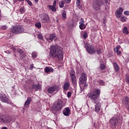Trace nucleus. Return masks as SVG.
Returning <instances> with one entry per match:
<instances>
[{
    "label": "nucleus",
    "mask_w": 129,
    "mask_h": 129,
    "mask_svg": "<svg viewBox=\"0 0 129 129\" xmlns=\"http://www.w3.org/2000/svg\"><path fill=\"white\" fill-rule=\"evenodd\" d=\"M49 57L50 58H57L59 61L63 60L64 52L63 49L58 46L51 45L49 48Z\"/></svg>",
    "instance_id": "1"
},
{
    "label": "nucleus",
    "mask_w": 129,
    "mask_h": 129,
    "mask_svg": "<svg viewBox=\"0 0 129 129\" xmlns=\"http://www.w3.org/2000/svg\"><path fill=\"white\" fill-rule=\"evenodd\" d=\"M100 96V90L99 89H94L91 91L88 94V97L90 100H92L93 102H95L98 99V97Z\"/></svg>",
    "instance_id": "2"
},
{
    "label": "nucleus",
    "mask_w": 129,
    "mask_h": 129,
    "mask_svg": "<svg viewBox=\"0 0 129 129\" xmlns=\"http://www.w3.org/2000/svg\"><path fill=\"white\" fill-rule=\"evenodd\" d=\"M60 90V87L58 85H53L52 86L49 87L47 89V91L49 94H56L58 91Z\"/></svg>",
    "instance_id": "3"
},
{
    "label": "nucleus",
    "mask_w": 129,
    "mask_h": 129,
    "mask_svg": "<svg viewBox=\"0 0 129 129\" xmlns=\"http://www.w3.org/2000/svg\"><path fill=\"white\" fill-rule=\"evenodd\" d=\"M25 31V29L23 28V26L21 25L16 26L13 27V28L11 30L12 33L13 34H22L24 33Z\"/></svg>",
    "instance_id": "4"
},
{
    "label": "nucleus",
    "mask_w": 129,
    "mask_h": 129,
    "mask_svg": "<svg viewBox=\"0 0 129 129\" xmlns=\"http://www.w3.org/2000/svg\"><path fill=\"white\" fill-rule=\"evenodd\" d=\"M12 121V117L9 115L0 114V122L2 123H10Z\"/></svg>",
    "instance_id": "5"
},
{
    "label": "nucleus",
    "mask_w": 129,
    "mask_h": 129,
    "mask_svg": "<svg viewBox=\"0 0 129 129\" xmlns=\"http://www.w3.org/2000/svg\"><path fill=\"white\" fill-rule=\"evenodd\" d=\"M63 104L64 103L61 100H58L57 102H55L52 109V110H55L56 111H58V110L62 109V107H63Z\"/></svg>",
    "instance_id": "6"
},
{
    "label": "nucleus",
    "mask_w": 129,
    "mask_h": 129,
    "mask_svg": "<svg viewBox=\"0 0 129 129\" xmlns=\"http://www.w3.org/2000/svg\"><path fill=\"white\" fill-rule=\"evenodd\" d=\"M85 47L86 48V51L88 52V53H89V54L93 55V54H95L96 52V50L94 49L93 46L90 45V44L88 43L85 44Z\"/></svg>",
    "instance_id": "7"
},
{
    "label": "nucleus",
    "mask_w": 129,
    "mask_h": 129,
    "mask_svg": "<svg viewBox=\"0 0 129 129\" xmlns=\"http://www.w3.org/2000/svg\"><path fill=\"white\" fill-rule=\"evenodd\" d=\"M120 120H120V118H117L115 117H113L109 120V123L111 125V126L113 128H116Z\"/></svg>",
    "instance_id": "8"
},
{
    "label": "nucleus",
    "mask_w": 129,
    "mask_h": 129,
    "mask_svg": "<svg viewBox=\"0 0 129 129\" xmlns=\"http://www.w3.org/2000/svg\"><path fill=\"white\" fill-rule=\"evenodd\" d=\"M80 84L83 85L87 81V75L84 73L81 74V77L79 78Z\"/></svg>",
    "instance_id": "9"
},
{
    "label": "nucleus",
    "mask_w": 129,
    "mask_h": 129,
    "mask_svg": "<svg viewBox=\"0 0 129 129\" xmlns=\"http://www.w3.org/2000/svg\"><path fill=\"white\" fill-rule=\"evenodd\" d=\"M102 5V0H96V2L93 5V8L95 11H99Z\"/></svg>",
    "instance_id": "10"
},
{
    "label": "nucleus",
    "mask_w": 129,
    "mask_h": 129,
    "mask_svg": "<svg viewBox=\"0 0 129 129\" xmlns=\"http://www.w3.org/2000/svg\"><path fill=\"white\" fill-rule=\"evenodd\" d=\"M40 19L42 23H50V18L47 14L43 13L41 15Z\"/></svg>",
    "instance_id": "11"
},
{
    "label": "nucleus",
    "mask_w": 129,
    "mask_h": 129,
    "mask_svg": "<svg viewBox=\"0 0 129 129\" xmlns=\"http://www.w3.org/2000/svg\"><path fill=\"white\" fill-rule=\"evenodd\" d=\"M95 103V112H99L100 108H101V100L98 99L94 102Z\"/></svg>",
    "instance_id": "12"
},
{
    "label": "nucleus",
    "mask_w": 129,
    "mask_h": 129,
    "mask_svg": "<svg viewBox=\"0 0 129 129\" xmlns=\"http://www.w3.org/2000/svg\"><path fill=\"white\" fill-rule=\"evenodd\" d=\"M0 99H1L2 102H5L8 104H12V102L9 100V98L7 97L6 95L0 94Z\"/></svg>",
    "instance_id": "13"
},
{
    "label": "nucleus",
    "mask_w": 129,
    "mask_h": 129,
    "mask_svg": "<svg viewBox=\"0 0 129 129\" xmlns=\"http://www.w3.org/2000/svg\"><path fill=\"white\" fill-rule=\"evenodd\" d=\"M123 12V9L120 7L119 8L118 10L115 11V14L117 18H120L122 16V12Z\"/></svg>",
    "instance_id": "14"
},
{
    "label": "nucleus",
    "mask_w": 129,
    "mask_h": 129,
    "mask_svg": "<svg viewBox=\"0 0 129 129\" xmlns=\"http://www.w3.org/2000/svg\"><path fill=\"white\" fill-rule=\"evenodd\" d=\"M85 22L83 20V18H81L80 21L79 22V28L80 30H85L86 28V25L84 24Z\"/></svg>",
    "instance_id": "15"
},
{
    "label": "nucleus",
    "mask_w": 129,
    "mask_h": 129,
    "mask_svg": "<svg viewBox=\"0 0 129 129\" xmlns=\"http://www.w3.org/2000/svg\"><path fill=\"white\" fill-rule=\"evenodd\" d=\"M17 52L20 54V56L21 58V59H24L26 57V54L25 53V52L23 51L22 49H21L20 48H17Z\"/></svg>",
    "instance_id": "16"
},
{
    "label": "nucleus",
    "mask_w": 129,
    "mask_h": 129,
    "mask_svg": "<svg viewBox=\"0 0 129 129\" xmlns=\"http://www.w3.org/2000/svg\"><path fill=\"white\" fill-rule=\"evenodd\" d=\"M69 87H70V82L69 81L65 82L63 86V91H67V90H69Z\"/></svg>",
    "instance_id": "17"
},
{
    "label": "nucleus",
    "mask_w": 129,
    "mask_h": 129,
    "mask_svg": "<svg viewBox=\"0 0 129 129\" xmlns=\"http://www.w3.org/2000/svg\"><path fill=\"white\" fill-rule=\"evenodd\" d=\"M29 89L30 90H35L36 91H37V90H39V89H41V86H40L39 84L35 85L33 84L31 88H30Z\"/></svg>",
    "instance_id": "18"
},
{
    "label": "nucleus",
    "mask_w": 129,
    "mask_h": 129,
    "mask_svg": "<svg viewBox=\"0 0 129 129\" xmlns=\"http://www.w3.org/2000/svg\"><path fill=\"white\" fill-rule=\"evenodd\" d=\"M62 113L66 116H69V114H70V108L69 107L65 108L63 110Z\"/></svg>",
    "instance_id": "19"
},
{
    "label": "nucleus",
    "mask_w": 129,
    "mask_h": 129,
    "mask_svg": "<svg viewBox=\"0 0 129 129\" xmlns=\"http://www.w3.org/2000/svg\"><path fill=\"white\" fill-rule=\"evenodd\" d=\"M113 68L114 69L115 72H118L119 71V66L117 63L114 62L112 63Z\"/></svg>",
    "instance_id": "20"
},
{
    "label": "nucleus",
    "mask_w": 129,
    "mask_h": 129,
    "mask_svg": "<svg viewBox=\"0 0 129 129\" xmlns=\"http://www.w3.org/2000/svg\"><path fill=\"white\" fill-rule=\"evenodd\" d=\"M56 39V35L54 34H52L49 36V38H47L46 40L48 42H53V40H55Z\"/></svg>",
    "instance_id": "21"
},
{
    "label": "nucleus",
    "mask_w": 129,
    "mask_h": 129,
    "mask_svg": "<svg viewBox=\"0 0 129 129\" xmlns=\"http://www.w3.org/2000/svg\"><path fill=\"white\" fill-rule=\"evenodd\" d=\"M32 102V97H29L27 98V100L24 103V106H29L30 105V104Z\"/></svg>",
    "instance_id": "22"
},
{
    "label": "nucleus",
    "mask_w": 129,
    "mask_h": 129,
    "mask_svg": "<svg viewBox=\"0 0 129 129\" xmlns=\"http://www.w3.org/2000/svg\"><path fill=\"white\" fill-rule=\"evenodd\" d=\"M54 70L53 68H49L48 67H46L44 69V72L45 73H49V72H53Z\"/></svg>",
    "instance_id": "23"
},
{
    "label": "nucleus",
    "mask_w": 129,
    "mask_h": 129,
    "mask_svg": "<svg viewBox=\"0 0 129 129\" xmlns=\"http://www.w3.org/2000/svg\"><path fill=\"white\" fill-rule=\"evenodd\" d=\"M123 102L125 106H129V97L126 96L123 99Z\"/></svg>",
    "instance_id": "24"
},
{
    "label": "nucleus",
    "mask_w": 129,
    "mask_h": 129,
    "mask_svg": "<svg viewBox=\"0 0 129 129\" xmlns=\"http://www.w3.org/2000/svg\"><path fill=\"white\" fill-rule=\"evenodd\" d=\"M47 9L49 11H52V12H56V8L53 6V5H48Z\"/></svg>",
    "instance_id": "25"
},
{
    "label": "nucleus",
    "mask_w": 129,
    "mask_h": 129,
    "mask_svg": "<svg viewBox=\"0 0 129 129\" xmlns=\"http://www.w3.org/2000/svg\"><path fill=\"white\" fill-rule=\"evenodd\" d=\"M71 78L72 80V83L73 84H76L77 82H76V76L74 75V76H72V77H71Z\"/></svg>",
    "instance_id": "26"
},
{
    "label": "nucleus",
    "mask_w": 129,
    "mask_h": 129,
    "mask_svg": "<svg viewBox=\"0 0 129 129\" xmlns=\"http://www.w3.org/2000/svg\"><path fill=\"white\" fill-rule=\"evenodd\" d=\"M122 33L123 34H125L126 35H128L129 32L128 30H127V27H124L122 30Z\"/></svg>",
    "instance_id": "27"
},
{
    "label": "nucleus",
    "mask_w": 129,
    "mask_h": 129,
    "mask_svg": "<svg viewBox=\"0 0 129 129\" xmlns=\"http://www.w3.org/2000/svg\"><path fill=\"white\" fill-rule=\"evenodd\" d=\"M105 68H106V67L105 66V64L103 63V62L100 64V69L101 70H104Z\"/></svg>",
    "instance_id": "28"
},
{
    "label": "nucleus",
    "mask_w": 129,
    "mask_h": 129,
    "mask_svg": "<svg viewBox=\"0 0 129 129\" xmlns=\"http://www.w3.org/2000/svg\"><path fill=\"white\" fill-rule=\"evenodd\" d=\"M19 12L20 14H25V12H26V11L25 10V8L24 7H21L19 9Z\"/></svg>",
    "instance_id": "29"
},
{
    "label": "nucleus",
    "mask_w": 129,
    "mask_h": 129,
    "mask_svg": "<svg viewBox=\"0 0 129 129\" xmlns=\"http://www.w3.org/2000/svg\"><path fill=\"white\" fill-rule=\"evenodd\" d=\"M64 4H65V3H64V1H60L59 2L58 5H59V8H63L64 7Z\"/></svg>",
    "instance_id": "30"
},
{
    "label": "nucleus",
    "mask_w": 129,
    "mask_h": 129,
    "mask_svg": "<svg viewBox=\"0 0 129 129\" xmlns=\"http://www.w3.org/2000/svg\"><path fill=\"white\" fill-rule=\"evenodd\" d=\"M96 52L98 55H99V54H102V50L100 48H97Z\"/></svg>",
    "instance_id": "31"
},
{
    "label": "nucleus",
    "mask_w": 129,
    "mask_h": 129,
    "mask_svg": "<svg viewBox=\"0 0 129 129\" xmlns=\"http://www.w3.org/2000/svg\"><path fill=\"white\" fill-rule=\"evenodd\" d=\"M126 20H127V18L125 17L124 16H122L120 18L121 22H126Z\"/></svg>",
    "instance_id": "32"
},
{
    "label": "nucleus",
    "mask_w": 129,
    "mask_h": 129,
    "mask_svg": "<svg viewBox=\"0 0 129 129\" xmlns=\"http://www.w3.org/2000/svg\"><path fill=\"white\" fill-rule=\"evenodd\" d=\"M87 37H88V34H87V32H85L83 35V39H87Z\"/></svg>",
    "instance_id": "33"
},
{
    "label": "nucleus",
    "mask_w": 129,
    "mask_h": 129,
    "mask_svg": "<svg viewBox=\"0 0 129 129\" xmlns=\"http://www.w3.org/2000/svg\"><path fill=\"white\" fill-rule=\"evenodd\" d=\"M98 82L100 83V85H102V86H103L105 83L102 80H100Z\"/></svg>",
    "instance_id": "34"
},
{
    "label": "nucleus",
    "mask_w": 129,
    "mask_h": 129,
    "mask_svg": "<svg viewBox=\"0 0 129 129\" xmlns=\"http://www.w3.org/2000/svg\"><path fill=\"white\" fill-rule=\"evenodd\" d=\"M81 2V0H76V6L78 8H79V7H80Z\"/></svg>",
    "instance_id": "35"
},
{
    "label": "nucleus",
    "mask_w": 129,
    "mask_h": 129,
    "mask_svg": "<svg viewBox=\"0 0 129 129\" xmlns=\"http://www.w3.org/2000/svg\"><path fill=\"white\" fill-rule=\"evenodd\" d=\"M35 27H36V28H38V29H40V28H41V23H36L35 24Z\"/></svg>",
    "instance_id": "36"
},
{
    "label": "nucleus",
    "mask_w": 129,
    "mask_h": 129,
    "mask_svg": "<svg viewBox=\"0 0 129 129\" xmlns=\"http://www.w3.org/2000/svg\"><path fill=\"white\" fill-rule=\"evenodd\" d=\"M62 19H66V11H63L62 13Z\"/></svg>",
    "instance_id": "37"
},
{
    "label": "nucleus",
    "mask_w": 129,
    "mask_h": 129,
    "mask_svg": "<svg viewBox=\"0 0 129 129\" xmlns=\"http://www.w3.org/2000/svg\"><path fill=\"white\" fill-rule=\"evenodd\" d=\"M70 75L71 77L72 76H74V75H75V71H74L73 70L71 71L70 73Z\"/></svg>",
    "instance_id": "38"
},
{
    "label": "nucleus",
    "mask_w": 129,
    "mask_h": 129,
    "mask_svg": "<svg viewBox=\"0 0 129 129\" xmlns=\"http://www.w3.org/2000/svg\"><path fill=\"white\" fill-rule=\"evenodd\" d=\"M38 38L40 39V40H44V37H43V35L41 34L38 35Z\"/></svg>",
    "instance_id": "39"
},
{
    "label": "nucleus",
    "mask_w": 129,
    "mask_h": 129,
    "mask_svg": "<svg viewBox=\"0 0 129 129\" xmlns=\"http://www.w3.org/2000/svg\"><path fill=\"white\" fill-rule=\"evenodd\" d=\"M32 56L33 58H37V53L36 52H32Z\"/></svg>",
    "instance_id": "40"
},
{
    "label": "nucleus",
    "mask_w": 129,
    "mask_h": 129,
    "mask_svg": "<svg viewBox=\"0 0 129 129\" xmlns=\"http://www.w3.org/2000/svg\"><path fill=\"white\" fill-rule=\"evenodd\" d=\"M75 24L74 23H72L71 24L69 25V28L70 29H72V28H74V27H75Z\"/></svg>",
    "instance_id": "41"
},
{
    "label": "nucleus",
    "mask_w": 129,
    "mask_h": 129,
    "mask_svg": "<svg viewBox=\"0 0 129 129\" xmlns=\"http://www.w3.org/2000/svg\"><path fill=\"white\" fill-rule=\"evenodd\" d=\"M119 50V47L118 46H116V47H114V52H115L116 53L117 52H118Z\"/></svg>",
    "instance_id": "42"
},
{
    "label": "nucleus",
    "mask_w": 129,
    "mask_h": 129,
    "mask_svg": "<svg viewBox=\"0 0 129 129\" xmlns=\"http://www.w3.org/2000/svg\"><path fill=\"white\" fill-rule=\"evenodd\" d=\"M64 4H70L71 3V0H63Z\"/></svg>",
    "instance_id": "43"
},
{
    "label": "nucleus",
    "mask_w": 129,
    "mask_h": 129,
    "mask_svg": "<svg viewBox=\"0 0 129 129\" xmlns=\"http://www.w3.org/2000/svg\"><path fill=\"white\" fill-rule=\"evenodd\" d=\"M27 1V3L30 6H33V3H32V2L30 1V0H25Z\"/></svg>",
    "instance_id": "44"
},
{
    "label": "nucleus",
    "mask_w": 129,
    "mask_h": 129,
    "mask_svg": "<svg viewBox=\"0 0 129 129\" xmlns=\"http://www.w3.org/2000/svg\"><path fill=\"white\" fill-rule=\"evenodd\" d=\"M71 92H68L67 93V97H68V98H70V97H71Z\"/></svg>",
    "instance_id": "45"
},
{
    "label": "nucleus",
    "mask_w": 129,
    "mask_h": 129,
    "mask_svg": "<svg viewBox=\"0 0 129 129\" xmlns=\"http://www.w3.org/2000/svg\"><path fill=\"white\" fill-rule=\"evenodd\" d=\"M1 29L2 30H7V29H8V27L4 25L2 27Z\"/></svg>",
    "instance_id": "46"
},
{
    "label": "nucleus",
    "mask_w": 129,
    "mask_h": 129,
    "mask_svg": "<svg viewBox=\"0 0 129 129\" xmlns=\"http://www.w3.org/2000/svg\"><path fill=\"white\" fill-rule=\"evenodd\" d=\"M125 82L129 84V77H126Z\"/></svg>",
    "instance_id": "47"
},
{
    "label": "nucleus",
    "mask_w": 129,
    "mask_h": 129,
    "mask_svg": "<svg viewBox=\"0 0 129 129\" xmlns=\"http://www.w3.org/2000/svg\"><path fill=\"white\" fill-rule=\"evenodd\" d=\"M124 15H125L126 16H129V11H124Z\"/></svg>",
    "instance_id": "48"
},
{
    "label": "nucleus",
    "mask_w": 129,
    "mask_h": 129,
    "mask_svg": "<svg viewBox=\"0 0 129 129\" xmlns=\"http://www.w3.org/2000/svg\"><path fill=\"white\" fill-rule=\"evenodd\" d=\"M34 69V64H31L30 65V70H33Z\"/></svg>",
    "instance_id": "49"
},
{
    "label": "nucleus",
    "mask_w": 129,
    "mask_h": 129,
    "mask_svg": "<svg viewBox=\"0 0 129 129\" xmlns=\"http://www.w3.org/2000/svg\"><path fill=\"white\" fill-rule=\"evenodd\" d=\"M116 53H117V55H119L120 54H121V51L120 50H118Z\"/></svg>",
    "instance_id": "50"
},
{
    "label": "nucleus",
    "mask_w": 129,
    "mask_h": 129,
    "mask_svg": "<svg viewBox=\"0 0 129 129\" xmlns=\"http://www.w3.org/2000/svg\"><path fill=\"white\" fill-rule=\"evenodd\" d=\"M56 1L55 0H54V2H53V6H54V7H56Z\"/></svg>",
    "instance_id": "51"
},
{
    "label": "nucleus",
    "mask_w": 129,
    "mask_h": 129,
    "mask_svg": "<svg viewBox=\"0 0 129 129\" xmlns=\"http://www.w3.org/2000/svg\"><path fill=\"white\" fill-rule=\"evenodd\" d=\"M103 24H106V19L105 18H104V19H103Z\"/></svg>",
    "instance_id": "52"
},
{
    "label": "nucleus",
    "mask_w": 129,
    "mask_h": 129,
    "mask_svg": "<svg viewBox=\"0 0 129 129\" xmlns=\"http://www.w3.org/2000/svg\"><path fill=\"white\" fill-rule=\"evenodd\" d=\"M12 50H13V51H17V49H16V48H15V47H13V49H12Z\"/></svg>",
    "instance_id": "53"
},
{
    "label": "nucleus",
    "mask_w": 129,
    "mask_h": 129,
    "mask_svg": "<svg viewBox=\"0 0 129 129\" xmlns=\"http://www.w3.org/2000/svg\"><path fill=\"white\" fill-rule=\"evenodd\" d=\"M87 86H88V85L85 84V85H84V87H87Z\"/></svg>",
    "instance_id": "54"
},
{
    "label": "nucleus",
    "mask_w": 129,
    "mask_h": 129,
    "mask_svg": "<svg viewBox=\"0 0 129 129\" xmlns=\"http://www.w3.org/2000/svg\"><path fill=\"white\" fill-rule=\"evenodd\" d=\"M2 129H8V127H3Z\"/></svg>",
    "instance_id": "55"
},
{
    "label": "nucleus",
    "mask_w": 129,
    "mask_h": 129,
    "mask_svg": "<svg viewBox=\"0 0 129 129\" xmlns=\"http://www.w3.org/2000/svg\"><path fill=\"white\" fill-rule=\"evenodd\" d=\"M37 2H39V0H35V3H37Z\"/></svg>",
    "instance_id": "56"
},
{
    "label": "nucleus",
    "mask_w": 129,
    "mask_h": 129,
    "mask_svg": "<svg viewBox=\"0 0 129 129\" xmlns=\"http://www.w3.org/2000/svg\"><path fill=\"white\" fill-rule=\"evenodd\" d=\"M127 106H128V107H127V110H128V111H129V105Z\"/></svg>",
    "instance_id": "57"
},
{
    "label": "nucleus",
    "mask_w": 129,
    "mask_h": 129,
    "mask_svg": "<svg viewBox=\"0 0 129 129\" xmlns=\"http://www.w3.org/2000/svg\"><path fill=\"white\" fill-rule=\"evenodd\" d=\"M59 22V20L58 19H56V22L58 23Z\"/></svg>",
    "instance_id": "58"
},
{
    "label": "nucleus",
    "mask_w": 129,
    "mask_h": 129,
    "mask_svg": "<svg viewBox=\"0 0 129 129\" xmlns=\"http://www.w3.org/2000/svg\"><path fill=\"white\" fill-rule=\"evenodd\" d=\"M1 17H2V15H0V18H1Z\"/></svg>",
    "instance_id": "59"
},
{
    "label": "nucleus",
    "mask_w": 129,
    "mask_h": 129,
    "mask_svg": "<svg viewBox=\"0 0 129 129\" xmlns=\"http://www.w3.org/2000/svg\"><path fill=\"white\" fill-rule=\"evenodd\" d=\"M119 48H120V46H119Z\"/></svg>",
    "instance_id": "60"
},
{
    "label": "nucleus",
    "mask_w": 129,
    "mask_h": 129,
    "mask_svg": "<svg viewBox=\"0 0 129 129\" xmlns=\"http://www.w3.org/2000/svg\"><path fill=\"white\" fill-rule=\"evenodd\" d=\"M1 12V11L0 10V13Z\"/></svg>",
    "instance_id": "61"
}]
</instances>
